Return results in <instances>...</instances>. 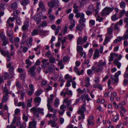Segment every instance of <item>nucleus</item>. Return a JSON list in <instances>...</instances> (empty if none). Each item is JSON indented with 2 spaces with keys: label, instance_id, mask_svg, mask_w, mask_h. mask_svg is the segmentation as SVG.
I'll use <instances>...</instances> for the list:
<instances>
[{
  "label": "nucleus",
  "instance_id": "37998d69",
  "mask_svg": "<svg viewBox=\"0 0 128 128\" xmlns=\"http://www.w3.org/2000/svg\"><path fill=\"white\" fill-rule=\"evenodd\" d=\"M98 68H96V69L95 70L97 72H101L103 69V67H98Z\"/></svg>",
  "mask_w": 128,
  "mask_h": 128
},
{
  "label": "nucleus",
  "instance_id": "39448f33",
  "mask_svg": "<svg viewBox=\"0 0 128 128\" xmlns=\"http://www.w3.org/2000/svg\"><path fill=\"white\" fill-rule=\"evenodd\" d=\"M87 38L86 36H84V37L83 38L80 37L78 39L77 43L79 45H82L83 44L85 43L86 41Z\"/></svg>",
  "mask_w": 128,
  "mask_h": 128
},
{
  "label": "nucleus",
  "instance_id": "13d9d810",
  "mask_svg": "<svg viewBox=\"0 0 128 128\" xmlns=\"http://www.w3.org/2000/svg\"><path fill=\"white\" fill-rule=\"evenodd\" d=\"M74 15L73 14L71 13L70 14L69 16V19L71 20V22H72V20H74L72 19L74 17Z\"/></svg>",
  "mask_w": 128,
  "mask_h": 128
},
{
  "label": "nucleus",
  "instance_id": "603ef678",
  "mask_svg": "<svg viewBox=\"0 0 128 128\" xmlns=\"http://www.w3.org/2000/svg\"><path fill=\"white\" fill-rule=\"evenodd\" d=\"M37 109L35 107H33L31 108L30 110V112L31 113L37 112Z\"/></svg>",
  "mask_w": 128,
  "mask_h": 128
},
{
  "label": "nucleus",
  "instance_id": "f257e3e1",
  "mask_svg": "<svg viewBox=\"0 0 128 128\" xmlns=\"http://www.w3.org/2000/svg\"><path fill=\"white\" fill-rule=\"evenodd\" d=\"M60 5V3L58 0H52L50 2L48 3V6L50 7L54 8L55 9L58 8Z\"/></svg>",
  "mask_w": 128,
  "mask_h": 128
},
{
  "label": "nucleus",
  "instance_id": "774afa93",
  "mask_svg": "<svg viewBox=\"0 0 128 128\" xmlns=\"http://www.w3.org/2000/svg\"><path fill=\"white\" fill-rule=\"evenodd\" d=\"M93 50L92 48H91L89 50L88 55L90 57L92 56L93 54Z\"/></svg>",
  "mask_w": 128,
  "mask_h": 128
},
{
  "label": "nucleus",
  "instance_id": "bf43d9fd",
  "mask_svg": "<svg viewBox=\"0 0 128 128\" xmlns=\"http://www.w3.org/2000/svg\"><path fill=\"white\" fill-rule=\"evenodd\" d=\"M72 82V80H68L66 82V86L69 87L70 86V83Z\"/></svg>",
  "mask_w": 128,
  "mask_h": 128
},
{
  "label": "nucleus",
  "instance_id": "052dcab7",
  "mask_svg": "<svg viewBox=\"0 0 128 128\" xmlns=\"http://www.w3.org/2000/svg\"><path fill=\"white\" fill-rule=\"evenodd\" d=\"M80 99H81V101L82 100L84 102H85L86 101V96L85 95H82L80 98Z\"/></svg>",
  "mask_w": 128,
  "mask_h": 128
},
{
  "label": "nucleus",
  "instance_id": "49530a36",
  "mask_svg": "<svg viewBox=\"0 0 128 128\" xmlns=\"http://www.w3.org/2000/svg\"><path fill=\"white\" fill-rule=\"evenodd\" d=\"M1 54L2 55L4 56H6L7 54H8L9 52L8 51H6V52H5L4 51L2 50L0 52Z\"/></svg>",
  "mask_w": 128,
  "mask_h": 128
},
{
  "label": "nucleus",
  "instance_id": "4d7b16f0",
  "mask_svg": "<svg viewBox=\"0 0 128 128\" xmlns=\"http://www.w3.org/2000/svg\"><path fill=\"white\" fill-rule=\"evenodd\" d=\"M114 53L112 52L110 54V56L109 59V61L111 62L114 59Z\"/></svg>",
  "mask_w": 128,
  "mask_h": 128
},
{
  "label": "nucleus",
  "instance_id": "72a5a7b5",
  "mask_svg": "<svg viewBox=\"0 0 128 128\" xmlns=\"http://www.w3.org/2000/svg\"><path fill=\"white\" fill-rule=\"evenodd\" d=\"M15 18V17H14L12 18L11 17H9L7 21V24H9V23H10L11 22H13Z\"/></svg>",
  "mask_w": 128,
  "mask_h": 128
},
{
  "label": "nucleus",
  "instance_id": "1a4fd4ad",
  "mask_svg": "<svg viewBox=\"0 0 128 128\" xmlns=\"http://www.w3.org/2000/svg\"><path fill=\"white\" fill-rule=\"evenodd\" d=\"M37 122L35 120H33L30 122L29 123V126L28 128H36V125Z\"/></svg>",
  "mask_w": 128,
  "mask_h": 128
},
{
  "label": "nucleus",
  "instance_id": "79ce46f5",
  "mask_svg": "<svg viewBox=\"0 0 128 128\" xmlns=\"http://www.w3.org/2000/svg\"><path fill=\"white\" fill-rule=\"evenodd\" d=\"M126 4L124 1H122L120 3V7L123 9L126 6Z\"/></svg>",
  "mask_w": 128,
  "mask_h": 128
},
{
  "label": "nucleus",
  "instance_id": "0e129e2a",
  "mask_svg": "<svg viewBox=\"0 0 128 128\" xmlns=\"http://www.w3.org/2000/svg\"><path fill=\"white\" fill-rule=\"evenodd\" d=\"M85 12H86V14L88 16H89L90 15L92 14V13L93 12H92V11L89 10H86Z\"/></svg>",
  "mask_w": 128,
  "mask_h": 128
},
{
  "label": "nucleus",
  "instance_id": "6e6d98bb",
  "mask_svg": "<svg viewBox=\"0 0 128 128\" xmlns=\"http://www.w3.org/2000/svg\"><path fill=\"white\" fill-rule=\"evenodd\" d=\"M31 103L32 102H30V100L28 99L26 103L27 106L26 108H28L31 107L32 106Z\"/></svg>",
  "mask_w": 128,
  "mask_h": 128
},
{
  "label": "nucleus",
  "instance_id": "6ab92c4d",
  "mask_svg": "<svg viewBox=\"0 0 128 128\" xmlns=\"http://www.w3.org/2000/svg\"><path fill=\"white\" fill-rule=\"evenodd\" d=\"M114 62L117 66L118 68H120L121 66V64L118 61L117 58H116L114 60Z\"/></svg>",
  "mask_w": 128,
  "mask_h": 128
},
{
  "label": "nucleus",
  "instance_id": "9b49d317",
  "mask_svg": "<svg viewBox=\"0 0 128 128\" xmlns=\"http://www.w3.org/2000/svg\"><path fill=\"white\" fill-rule=\"evenodd\" d=\"M96 66L98 67H103L106 65V61L103 62L102 60L99 61L98 63H96Z\"/></svg>",
  "mask_w": 128,
  "mask_h": 128
},
{
  "label": "nucleus",
  "instance_id": "0eeeda50",
  "mask_svg": "<svg viewBox=\"0 0 128 128\" xmlns=\"http://www.w3.org/2000/svg\"><path fill=\"white\" fill-rule=\"evenodd\" d=\"M86 103L82 104L81 106V108H79L78 111V113L84 114V112L86 110Z\"/></svg>",
  "mask_w": 128,
  "mask_h": 128
},
{
  "label": "nucleus",
  "instance_id": "5701e85b",
  "mask_svg": "<svg viewBox=\"0 0 128 128\" xmlns=\"http://www.w3.org/2000/svg\"><path fill=\"white\" fill-rule=\"evenodd\" d=\"M99 50L98 49L95 50L94 54V59H95L96 58H98L99 57Z\"/></svg>",
  "mask_w": 128,
  "mask_h": 128
},
{
  "label": "nucleus",
  "instance_id": "7c9ffc66",
  "mask_svg": "<svg viewBox=\"0 0 128 128\" xmlns=\"http://www.w3.org/2000/svg\"><path fill=\"white\" fill-rule=\"evenodd\" d=\"M113 32V28L112 26H111L108 28L107 30V33L108 34L109 36H110L112 34Z\"/></svg>",
  "mask_w": 128,
  "mask_h": 128
},
{
  "label": "nucleus",
  "instance_id": "c85d7f7f",
  "mask_svg": "<svg viewBox=\"0 0 128 128\" xmlns=\"http://www.w3.org/2000/svg\"><path fill=\"white\" fill-rule=\"evenodd\" d=\"M17 106H22L23 108H24L26 107L25 103L24 102H19L18 103Z\"/></svg>",
  "mask_w": 128,
  "mask_h": 128
},
{
  "label": "nucleus",
  "instance_id": "20e7f679",
  "mask_svg": "<svg viewBox=\"0 0 128 128\" xmlns=\"http://www.w3.org/2000/svg\"><path fill=\"white\" fill-rule=\"evenodd\" d=\"M14 114V118L10 125H7L6 128H16V117L15 116V114H16V109L15 110Z\"/></svg>",
  "mask_w": 128,
  "mask_h": 128
},
{
  "label": "nucleus",
  "instance_id": "e2e57ef3",
  "mask_svg": "<svg viewBox=\"0 0 128 128\" xmlns=\"http://www.w3.org/2000/svg\"><path fill=\"white\" fill-rule=\"evenodd\" d=\"M51 55V52L50 50H48L45 54V56L48 58H49Z\"/></svg>",
  "mask_w": 128,
  "mask_h": 128
},
{
  "label": "nucleus",
  "instance_id": "3c124183",
  "mask_svg": "<svg viewBox=\"0 0 128 128\" xmlns=\"http://www.w3.org/2000/svg\"><path fill=\"white\" fill-rule=\"evenodd\" d=\"M22 21H21L20 18L16 15V23L18 25H20Z\"/></svg>",
  "mask_w": 128,
  "mask_h": 128
},
{
  "label": "nucleus",
  "instance_id": "2eb2a0df",
  "mask_svg": "<svg viewBox=\"0 0 128 128\" xmlns=\"http://www.w3.org/2000/svg\"><path fill=\"white\" fill-rule=\"evenodd\" d=\"M75 13L76 14L75 16L77 18H81L84 17V14L82 12L80 13L78 12Z\"/></svg>",
  "mask_w": 128,
  "mask_h": 128
},
{
  "label": "nucleus",
  "instance_id": "8fccbe9b",
  "mask_svg": "<svg viewBox=\"0 0 128 128\" xmlns=\"http://www.w3.org/2000/svg\"><path fill=\"white\" fill-rule=\"evenodd\" d=\"M38 33V30L37 29H34L32 32V35L34 36L36 35Z\"/></svg>",
  "mask_w": 128,
  "mask_h": 128
},
{
  "label": "nucleus",
  "instance_id": "a19ab883",
  "mask_svg": "<svg viewBox=\"0 0 128 128\" xmlns=\"http://www.w3.org/2000/svg\"><path fill=\"white\" fill-rule=\"evenodd\" d=\"M38 5L39 8L42 9H44L45 7V6L43 2L42 1H40L39 2Z\"/></svg>",
  "mask_w": 128,
  "mask_h": 128
},
{
  "label": "nucleus",
  "instance_id": "58836bf2",
  "mask_svg": "<svg viewBox=\"0 0 128 128\" xmlns=\"http://www.w3.org/2000/svg\"><path fill=\"white\" fill-rule=\"evenodd\" d=\"M117 14L116 13L114 14L112 16V20L114 21L118 19V18L117 17Z\"/></svg>",
  "mask_w": 128,
  "mask_h": 128
},
{
  "label": "nucleus",
  "instance_id": "338daca9",
  "mask_svg": "<svg viewBox=\"0 0 128 128\" xmlns=\"http://www.w3.org/2000/svg\"><path fill=\"white\" fill-rule=\"evenodd\" d=\"M77 90L78 93L80 94H82L84 92V90H81L80 88H78Z\"/></svg>",
  "mask_w": 128,
  "mask_h": 128
},
{
  "label": "nucleus",
  "instance_id": "f03ea898",
  "mask_svg": "<svg viewBox=\"0 0 128 128\" xmlns=\"http://www.w3.org/2000/svg\"><path fill=\"white\" fill-rule=\"evenodd\" d=\"M114 8L108 7H106L101 12V15L102 16H104L109 14L112 11Z\"/></svg>",
  "mask_w": 128,
  "mask_h": 128
},
{
  "label": "nucleus",
  "instance_id": "4c0bfd02",
  "mask_svg": "<svg viewBox=\"0 0 128 128\" xmlns=\"http://www.w3.org/2000/svg\"><path fill=\"white\" fill-rule=\"evenodd\" d=\"M80 114V116H79L78 117V119L79 121L82 120L83 121L85 115L83 114Z\"/></svg>",
  "mask_w": 128,
  "mask_h": 128
},
{
  "label": "nucleus",
  "instance_id": "c756f323",
  "mask_svg": "<svg viewBox=\"0 0 128 128\" xmlns=\"http://www.w3.org/2000/svg\"><path fill=\"white\" fill-rule=\"evenodd\" d=\"M43 90L42 89L38 90L35 92V96H39L42 93Z\"/></svg>",
  "mask_w": 128,
  "mask_h": 128
},
{
  "label": "nucleus",
  "instance_id": "423d86ee",
  "mask_svg": "<svg viewBox=\"0 0 128 128\" xmlns=\"http://www.w3.org/2000/svg\"><path fill=\"white\" fill-rule=\"evenodd\" d=\"M36 68V67L35 66H32L28 71V74L32 77H34L36 76V73L35 70Z\"/></svg>",
  "mask_w": 128,
  "mask_h": 128
},
{
  "label": "nucleus",
  "instance_id": "bb28decb",
  "mask_svg": "<svg viewBox=\"0 0 128 128\" xmlns=\"http://www.w3.org/2000/svg\"><path fill=\"white\" fill-rule=\"evenodd\" d=\"M8 94H5V95L2 100V102H5L8 100Z\"/></svg>",
  "mask_w": 128,
  "mask_h": 128
},
{
  "label": "nucleus",
  "instance_id": "e433bc0d",
  "mask_svg": "<svg viewBox=\"0 0 128 128\" xmlns=\"http://www.w3.org/2000/svg\"><path fill=\"white\" fill-rule=\"evenodd\" d=\"M83 27L81 24H78L76 26V29L78 30L81 31L82 30Z\"/></svg>",
  "mask_w": 128,
  "mask_h": 128
},
{
  "label": "nucleus",
  "instance_id": "2f4dec72",
  "mask_svg": "<svg viewBox=\"0 0 128 128\" xmlns=\"http://www.w3.org/2000/svg\"><path fill=\"white\" fill-rule=\"evenodd\" d=\"M94 87L96 88H98L100 90H102V87L101 86V85L98 84H95L93 85Z\"/></svg>",
  "mask_w": 128,
  "mask_h": 128
},
{
  "label": "nucleus",
  "instance_id": "412c9836",
  "mask_svg": "<svg viewBox=\"0 0 128 128\" xmlns=\"http://www.w3.org/2000/svg\"><path fill=\"white\" fill-rule=\"evenodd\" d=\"M34 100L36 104H36L37 106H38L39 105L41 99L40 97H36L34 98Z\"/></svg>",
  "mask_w": 128,
  "mask_h": 128
},
{
  "label": "nucleus",
  "instance_id": "6e6552de",
  "mask_svg": "<svg viewBox=\"0 0 128 128\" xmlns=\"http://www.w3.org/2000/svg\"><path fill=\"white\" fill-rule=\"evenodd\" d=\"M53 100V98H48L47 100V106L48 108H49L50 110H52V108L50 104L52 103Z\"/></svg>",
  "mask_w": 128,
  "mask_h": 128
},
{
  "label": "nucleus",
  "instance_id": "864d4df0",
  "mask_svg": "<svg viewBox=\"0 0 128 128\" xmlns=\"http://www.w3.org/2000/svg\"><path fill=\"white\" fill-rule=\"evenodd\" d=\"M71 24L69 27V28L70 30H72L75 25V22L74 20H72V22H71Z\"/></svg>",
  "mask_w": 128,
  "mask_h": 128
},
{
  "label": "nucleus",
  "instance_id": "de8ad7c7",
  "mask_svg": "<svg viewBox=\"0 0 128 128\" xmlns=\"http://www.w3.org/2000/svg\"><path fill=\"white\" fill-rule=\"evenodd\" d=\"M29 2L28 0H22L21 4L23 6H25L28 4Z\"/></svg>",
  "mask_w": 128,
  "mask_h": 128
},
{
  "label": "nucleus",
  "instance_id": "473e14b6",
  "mask_svg": "<svg viewBox=\"0 0 128 128\" xmlns=\"http://www.w3.org/2000/svg\"><path fill=\"white\" fill-rule=\"evenodd\" d=\"M83 48L81 46H77L76 47V50L78 52H82Z\"/></svg>",
  "mask_w": 128,
  "mask_h": 128
},
{
  "label": "nucleus",
  "instance_id": "7ed1b4c3",
  "mask_svg": "<svg viewBox=\"0 0 128 128\" xmlns=\"http://www.w3.org/2000/svg\"><path fill=\"white\" fill-rule=\"evenodd\" d=\"M121 72L118 71L117 72L115 73L114 76L112 75L110 78L112 79V81L114 83L118 82V77L119 75L120 74Z\"/></svg>",
  "mask_w": 128,
  "mask_h": 128
},
{
  "label": "nucleus",
  "instance_id": "69168bd1",
  "mask_svg": "<svg viewBox=\"0 0 128 128\" xmlns=\"http://www.w3.org/2000/svg\"><path fill=\"white\" fill-rule=\"evenodd\" d=\"M88 124L90 125H92L93 126L94 125V122L90 119H88L87 120Z\"/></svg>",
  "mask_w": 128,
  "mask_h": 128
},
{
  "label": "nucleus",
  "instance_id": "cd10ccee",
  "mask_svg": "<svg viewBox=\"0 0 128 128\" xmlns=\"http://www.w3.org/2000/svg\"><path fill=\"white\" fill-rule=\"evenodd\" d=\"M7 35V36L10 37H13V32L11 30H7L6 32Z\"/></svg>",
  "mask_w": 128,
  "mask_h": 128
},
{
  "label": "nucleus",
  "instance_id": "f8f14e48",
  "mask_svg": "<svg viewBox=\"0 0 128 128\" xmlns=\"http://www.w3.org/2000/svg\"><path fill=\"white\" fill-rule=\"evenodd\" d=\"M74 72H76L77 74L78 75H82L84 72V69H82L80 71V73H79V71L78 70V68L76 66H75L74 68Z\"/></svg>",
  "mask_w": 128,
  "mask_h": 128
},
{
  "label": "nucleus",
  "instance_id": "c9c22d12",
  "mask_svg": "<svg viewBox=\"0 0 128 128\" xmlns=\"http://www.w3.org/2000/svg\"><path fill=\"white\" fill-rule=\"evenodd\" d=\"M25 90H22L20 92V99L21 100H23L25 94Z\"/></svg>",
  "mask_w": 128,
  "mask_h": 128
},
{
  "label": "nucleus",
  "instance_id": "dca6fc26",
  "mask_svg": "<svg viewBox=\"0 0 128 128\" xmlns=\"http://www.w3.org/2000/svg\"><path fill=\"white\" fill-rule=\"evenodd\" d=\"M0 38L3 41L4 40H8V38L6 37L3 32H2L0 33Z\"/></svg>",
  "mask_w": 128,
  "mask_h": 128
},
{
  "label": "nucleus",
  "instance_id": "393cba45",
  "mask_svg": "<svg viewBox=\"0 0 128 128\" xmlns=\"http://www.w3.org/2000/svg\"><path fill=\"white\" fill-rule=\"evenodd\" d=\"M20 118L19 116H16V126H20V125H22L21 122L20 120Z\"/></svg>",
  "mask_w": 128,
  "mask_h": 128
},
{
  "label": "nucleus",
  "instance_id": "f704fd0d",
  "mask_svg": "<svg viewBox=\"0 0 128 128\" xmlns=\"http://www.w3.org/2000/svg\"><path fill=\"white\" fill-rule=\"evenodd\" d=\"M123 36L124 40H127L128 39V28L126 30Z\"/></svg>",
  "mask_w": 128,
  "mask_h": 128
},
{
  "label": "nucleus",
  "instance_id": "9d476101",
  "mask_svg": "<svg viewBox=\"0 0 128 128\" xmlns=\"http://www.w3.org/2000/svg\"><path fill=\"white\" fill-rule=\"evenodd\" d=\"M28 23L29 22L28 21H26L24 23V25L22 28V30L23 31H24L28 30V28L29 26Z\"/></svg>",
  "mask_w": 128,
  "mask_h": 128
},
{
  "label": "nucleus",
  "instance_id": "4468645a",
  "mask_svg": "<svg viewBox=\"0 0 128 128\" xmlns=\"http://www.w3.org/2000/svg\"><path fill=\"white\" fill-rule=\"evenodd\" d=\"M34 19L36 22V24H38L41 21V19L38 16V14H37L35 16Z\"/></svg>",
  "mask_w": 128,
  "mask_h": 128
},
{
  "label": "nucleus",
  "instance_id": "a18cd8bd",
  "mask_svg": "<svg viewBox=\"0 0 128 128\" xmlns=\"http://www.w3.org/2000/svg\"><path fill=\"white\" fill-rule=\"evenodd\" d=\"M61 27L59 26H57V28L55 29V35H56L58 34V33L59 32L60 30L61 29Z\"/></svg>",
  "mask_w": 128,
  "mask_h": 128
},
{
  "label": "nucleus",
  "instance_id": "c03bdc74",
  "mask_svg": "<svg viewBox=\"0 0 128 128\" xmlns=\"http://www.w3.org/2000/svg\"><path fill=\"white\" fill-rule=\"evenodd\" d=\"M37 112H38L39 114H44V109L42 108H37Z\"/></svg>",
  "mask_w": 128,
  "mask_h": 128
},
{
  "label": "nucleus",
  "instance_id": "4be33fe9",
  "mask_svg": "<svg viewBox=\"0 0 128 128\" xmlns=\"http://www.w3.org/2000/svg\"><path fill=\"white\" fill-rule=\"evenodd\" d=\"M107 35H106L105 39L104 40L105 42H104L103 44L104 45H105L108 42H109L111 38L112 37V36H107Z\"/></svg>",
  "mask_w": 128,
  "mask_h": 128
},
{
  "label": "nucleus",
  "instance_id": "680f3d73",
  "mask_svg": "<svg viewBox=\"0 0 128 128\" xmlns=\"http://www.w3.org/2000/svg\"><path fill=\"white\" fill-rule=\"evenodd\" d=\"M59 100L58 99H56L54 102V104L55 106H58V105L59 104Z\"/></svg>",
  "mask_w": 128,
  "mask_h": 128
},
{
  "label": "nucleus",
  "instance_id": "a211bd4d",
  "mask_svg": "<svg viewBox=\"0 0 128 128\" xmlns=\"http://www.w3.org/2000/svg\"><path fill=\"white\" fill-rule=\"evenodd\" d=\"M12 75L10 74V73L8 72L5 73L4 76V77L5 80L11 78H12Z\"/></svg>",
  "mask_w": 128,
  "mask_h": 128
},
{
  "label": "nucleus",
  "instance_id": "ea45409f",
  "mask_svg": "<svg viewBox=\"0 0 128 128\" xmlns=\"http://www.w3.org/2000/svg\"><path fill=\"white\" fill-rule=\"evenodd\" d=\"M94 7L93 4H90L87 8V10L90 11H94Z\"/></svg>",
  "mask_w": 128,
  "mask_h": 128
},
{
  "label": "nucleus",
  "instance_id": "b1692460",
  "mask_svg": "<svg viewBox=\"0 0 128 128\" xmlns=\"http://www.w3.org/2000/svg\"><path fill=\"white\" fill-rule=\"evenodd\" d=\"M7 6V4L3 2L0 4V9L1 10H3Z\"/></svg>",
  "mask_w": 128,
  "mask_h": 128
},
{
  "label": "nucleus",
  "instance_id": "5fc2aeb1",
  "mask_svg": "<svg viewBox=\"0 0 128 128\" xmlns=\"http://www.w3.org/2000/svg\"><path fill=\"white\" fill-rule=\"evenodd\" d=\"M49 61L50 63H53L55 62L56 59L54 58H49Z\"/></svg>",
  "mask_w": 128,
  "mask_h": 128
},
{
  "label": "nucleus",
  "instance_id": "a878e982",
  "mask_svg": "<svg viewBox=\"0 0 128 128\" xmlns=\"http://www.w3.org/2000/svg\"><path fill=\"white\" fill-rule=\"evenodd\" d=\"M16 87H17V89L18 90V92H17V93L18 94L20 92V90L22 88V86H21L20 84L18 82H16Z\"/></svg>",
  "mask_w": 128,
  "mask_h": 128
},
{
  "label": "nucleus",
  "instance_id": "09e8293b",
  "mask_svg": "<svg viewBox=\"0 0 128 128\" xmlns=\"http://www.w3.org/2000/svg\"><path fill=\"white\" fill-rule=\"evenodd\" d=\"M22 119L23 120L26 122H27L28 120V117L27 116H26L25 114H23Z\"/></svg>",
  "mask_w": 128,
  "mask_h": 128
},
{
  "label": "nucleus",
  "instance_id": "aec40b11",
  "mask_svg": "<svg viewBox=\"0 0 128 128\" xmlns=\"http://www.w3.org/2000/svg\"><path fill=\"white\" fill-rule=\"evenodd\" d=\"M73 8H74L73 12L74 13H76L78 12V6L76 4L74 3V4Z\"/></svg>",
  "mask_w": 128,
  "mask_h": 128
},
{
  "label": "nucleus",
  "instance_id": "f3484780",
  "mask_svg": "<svg viewBox=\"0 0 128 128\" xmlns=\"http://www.w3.org/2000/svg\"><path fill=\"white\" fill-rule=\"evenodd\" d=\"M52 124L51 126L53 127H55L56 126L57 124L54 120H52V119H50L48 122V124Z\"/></svg>",
  "mask_w": 128,
  "mask_h": 128
},
{
  "label": "nucleus",
  "instance_id": "ddd939ff",
  "mask_svg": "<svg viewBox=\"0 0 128 128\" xmlns=\"http://www.w3.org/2000/svg\"><path fill=\"white\" fill-rule=\"evenodd\" d=\"M86 19L84 18V17L81 18H80L79 20V22L84 27L85 26V24L84 23L86 22Z\"/></svg>",
  "mask_w": 128,
  "mask_h": 128
}]
</instances>
